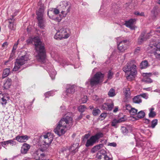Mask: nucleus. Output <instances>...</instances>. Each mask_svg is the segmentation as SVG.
I'll use <instances>...</instances> for the list:
<instances>
[{"label":"nucleus","mask_w":160,"mask_h":160,"mask_svg":"<svg viewBox=\"0 0 160 160\" xmlns=\"http://www.w3.org/2000/svg\"><path fill=\"white\" fill-rule=\"evenodd\" d=\"M126 109L127 110L129 111V112H130V110L131 109V106L129 104H127L126 105Z\"/></svg>","instance_id":"obj_54"},{"label":"nucleus","mask_w":160,"mask_h":160,"mask_svg":"<svg viewBox=\"0 0 160 160\" xmlns=\"http://www.w3.org/2000/svg\"><path fill=\"white\" fill-rule=\"evenodd\" d=\"M148 63L147 60H144L140 64V68L142 69L145 68L148 66Z\"/></svg>","instance_id":"obj_26"},{"label":"nucleus","mask_w":160,"mask_h":160,"mask_svg":"<svg viewBox=\"0 0 160 160\" xmlns=\"http://www.w3.org/2000/svg\"><path fill=\"white\" fill-rule=\"evenodd\" d=\"M7 20L8 21L9 24L8 25L9 28L11 30H14L15 29L16 25L15 24V19L13 16L11 18H8Z\"/></svg>","instance_id":"obj_14"},{"label":"nucleus","mask_w":160,"mask_h":160,"mask_svg":"<svg viewBox=\"0 0 160 160\" xmlns=\"http://www.w3.org/2000/svg\"><path fill=\"white\" fill-rule=\"evenodd\" d=\"M153 50L152 53L155 56L156 58L160 60V44L158 43Z\"/></svg>","instance_id":"obj_13"},{"label":"nucleus","mask_w":160,"mask_h":160,"mask_svg":"<svg viewBox=\"0 0 160 160\" xmlns=\"http://www.w3.org/2000/svg\"><path fill=\"white\" fill-rule=\"evenodd\" d=\"M135 21V19H130L128 21H126L125 25L127 27L130 28L131 29H133L134 28L133 25Z\"/></svg>","instance_id":"obj_16"},{"label":"nucleus","mask_w":160,"mask_h":160,"mask_svg":"<svg viewBox=\"0 0 160 160\" xmlns=\"http://www.w3.org/2000/svg\"><path fill=\"white\" fill-rule=\"evenodd\" d=\"M121 131L122 132L124 135H126L128 132V129L125 127H122Z\"/></svg>","instance_id":"obj_41"},{"label":"nucleus","mask_w":160,"mask_h":160,"mask_svg":"<svg viewBox=\"0 0 160 160\" xmlns=\"http://www.w3.org/2000/svg\"><path fill=\"white\" fill-rule=\"evenodd\" d=\"M145 115V113L142 111H141L137 113V117L139 118H143Z\"/></svg>","instance_id":"obj_34"},{"label":"nucleus","mask_w":160,"mask_h":160,"mask_svg":"<svg viewBox=\"0 0 160 160\" xmlns=\"http://www.w3.org/2000/svg\"><path fill=\"white\" fill-rule=\"evenodd\" d=\"M123 90L125 97H129L131 94L129 88H123Z\"/></svg>","instance_id":"obj_29"},{"label":"nucleus","mask_w":160,"mask_h":160,"mask_svg":"<svg viewBox=\"0 0 160 160\" xmlns=\"http://www.w3.org/2000/svg\"><path fill=\"white\" fill-rule=\"evenodd\" d=\"M47 14L49 17V18L52 19L55 21H57L58 22H60L62 18L61 17H57L55 18H53V15L52 14L49 15V11H48Z\"/></svg>","instance_id":"obj_27"},{"label":"nucleus","mask_w":160,"mask_h":160,"mask_svg":"<svg viewBox=\"0 0 160 160\" xmlns=\"http://www.w3.org/2000/svg\"><path fill=\"white\" fill-rule=\"evenodd\" d=\"M67 31L66 29L62 28L58 32H57L56 34L54 36V38L57 39L59 37H57V35L61 36V37H63L65 38H68L69 36V35L68 34H67Z\"/></svg>","instance_id":"obj_10"},{"label":"nucleus","mask_w":160,"mask_h":160,"mask_svg":"<svg viewBox=\"0 0 160 160\" xmlns=\"http://www.w3.org/2000/svg\"><path fill=\"white\" fill-rule=\"evenodd\" d=\"M10 73V68H8L5 69L3 72L2 74V78L6 77Z\"/></svg>","instance_id":"obj_31"},{"label":"nucleus","mask_w":160,"mask_h":160,"mask_svg":"<svg viewBox=\"0 0 160 160\" xmlns=\"http://www.w3.org/2000/svg\"><path fill=\"white\" fill-rule=\"evenodd\" d=\"M117 120H118V122L119 123L125 121V119L123 117Z\"/></svg>","instance_id":"obj_49"},{"label":"nucleus","mask_w":160,"mask_h":160,"mask_svg":"<svg viewBox=\"0 0 160 160\" xmlns=\"http://www.w3.org/2000/svg\"><path fill=\"white\" fill-rule=\"evenodd\" d=\"M104 75L101 72H98L89 80L90 84L92 87L98 85L103 81Z\"/></svg>","instance_id":"obj_6"},{"label":"nucleus","mask_w":160,"mask_h":160,"mask_svg":"<svg viewBox=\"0 0 160 160\" xmlns=\"http://www.w3.org/2000/svg\"><path fill=\"white\" fill-rule=\"evenodd\" d=\"M83 115V114L82 113H81L80 116L76 119V120L78 121L79 120L82 118Z\"/></svg>","instance_id":"obj_52"},{"label":"nucleus","mask_w":160,"mask_h":160,"mask_svg":"<svg viewBox=\"0 0 160 160\" xmlns=\"http://www.w3.org/2000/svg\"><path fill=\"white\" fill-rule=\"evenodd\" d=\"M106 113H102L100 115V117L102 118H105L106 117Z\"/></svg>","instance_id":"obj_51"},{"label":"nucleus","mask_w":160,"mask_h":160,"mask_svg":"<svg viewBox=\"0 0 160 160\" xmlns=\"http://www.w3.org/2000/svg\"><path fill=\"white\" fill-rule=\"evenodd\" d=\"M78 145L77 143L75 144H73L70 148L69 149L70 151H71L73 154H74L77 152L78 151Z\"/></svg>","instance_id":"obj_20"},{"label":"nucleus","mask_w":160,"mask_h":160,"mask_svg":"<svg viewBox=\"0 0 160 160\" xmlns=\"http://www.w3.org/2000/svg\"><path fill=\"white\" fill-rule=\"evenodd\" d=\"M6 142L8 144L10 143L12 145H13L15 144V142L12 140H9L7 141Z\"/></svg>","instance_id":"obj_50"},{"label":"nucleus","mask_w":160,"mask_h":160,"mask_svg":"<svg viewBox=\"0 0 160 160\" xmlns=\"http://www.w3.org/2000/svg\"><path fill=\"white\" fill-rule=\"evenodd\" d=\"M107 110L110 111L112 110L113 108L114 104L113 103H110L107 102Z\"/></svg>","instance_id":"obj_38"},{"label":"nucleus","mask_w":160,"mask_h":160,"mask_svg":"<svg viewBox=\"0 0 160 160\" xmlns=\"http://www.w3.org/2000/svg\"><path fill=\"white\" fill-rule=\"evenodd\" d=\"M89 108H90V109H92L94 108L93 107V106H90L89 107Z\"/></svg>","instance_id":"obj_63"},{"label":"nucleus","mask_w":160,"mask_h":160,"mask_svg":"<svg viewBox=\"0 0 160 160\" xmlns=\"http://www.w3.org/2000/svg\"><path fill=\"white\" fill-rule=\"evenodd\" d=\"M29 60L28 55L26 54L24 55L18 57L15 62V66L13 69V71H17L21 67L25 64Z\"/></svg>","instance_id":"obj_5"},{"label":"nucleus","mask_w":160,"mask_h":160,"mask_svg":"<svg viewBox=\"0 0 160 160\" xmlns=\"http://www.w3.org/2000/svg\"><path fill=\"white\" fill-rule=\"evenodd\" d=\"M128 41L124 40L121 41L118 45V49L121 52H124L127 48Z\"/></svg>","instance_id":"obj_11"},{"label":"nucleus","mask_w":160,"mask_h":160,"mask_svg":"<svg viewBox=\"0 0 160 160\" xmlns=\"http://www.w3.org/2000/svg\"><path fill=\"white\" fill-rule=\"evenodd\" d=\"M42 0H40L38 3V10L36 12L37 18L38 21V26L41 28L43 29L44 27L43 15L45 8L44 5L42 3Z\"/></svg>","instance_id":"obj_4"},{"label":"nucleus","mask_w":160,"mask_h":160,"mask_svg":"<svg viewBox=\"0 0 160 160\" xmlns=\"http://www.w3.org/2000/svg\"><path fill=\"white\" fill-rule=\"evenodd\" d=\"M119 123L118 122V120L116 119H114L112 122L111 125L112 126L116 128H117L116 125L117 123Z\"/></svg>","instance_id":"obj_43"},{"label":"nucleus","mask_w":160,"mask_h":160,"mask_svg":"<svg viewBox=\"0 0 160 160\" xmlns=\"http://www.w3.org/2000/svg\"><path fill=\"white\" fill-rule=\"evenodd\" d=\"M118 107H116L114 109L113 112H116L118 110Z\"/></svg>","instance_id":"obj_61"},{"label":"nucleus","mask_w":160,"mask_h":160,"mask_svg":"<svg viewBox=\"0 0 160 160\" xmlns=\"http://www.w3.org/2000/svg\"><path fill=\"white\" fill-rule=\"evenodd\" d=\"M141 50L140 48L139 47H138L135 50L134 54H138L140 52Z\"/></svg>","instance_id":"obj_46"},{"label":"nucleus","mask_w":160,"mask_h":160,"mask_svg":"<svg viewBox=\"0 0 160 160\" xmlns=\"http://www.w3.org/2000/svg\"><path fill=\"white\" fill-rule=\"evenodd\" d=\"M145 122L147 124H148L150 122V120L148 119H145Z\"/></svg>","instance_id":"obj_58"},{"label":"nucleus","mask_w":160,"mask_h":160,"mask_svg":"<svg viewBox=\"0 0 160 160\" xmlns=\"http://www.w3.org/2000/svg\"><path fill=\"white\" fill-rule=\"evenodd\" d=\"M1 143L2 146H3V145H5L7 144H8L6 141L1 142Z\"/></svg>","instance_id":"obj_57"},{"label":"nucleus","mask_w":160,"mask_h":160,"mask_svg":"<svg viewBox=\"0 0 160 160\" xmlns=\"http://www.w3.org/2000/svg\"><path fill=\"white\" fill-rule=\"evenodd\" d=\"M8 45V42H5L2 44V46L3 48H6L7 47Z\"/></svg>","instance_id":"obj_53"},{"label":"nucleus","mask_w":160,"mask_h":160,"mask_svg":"<svg viewBox=\"0 0 160 160\" xmlns=\"http://www.w3.org/2000/svg\"><path fill=\"white\" fill-rule=\"evenodd\" d=\"M34 42L35 49L38 52L37 56L38 62L44 63L46 62V52L43 44L38 37L34 38L32 40Z\"/></svg>","instance_id":"obj_2"},{"label":"nucleus","mask_w":160,"mask_h":160,"mask_svg":"<svg viewBox=\"0 0 160 160\" xmlns=\"http://www.w3.org/2000/svg\"><path fill=\"white\" fill-rule=\"evenodd\" d=\"M134 14L137 16H144V14L143 12H141L140 13L138 11H135L134 12Z\"/></svg>","instance_id":"obj_44"},{"label":"nucleus","mask_w":160,"mask_h":160,"mask_svg":"<svg viewBox=\"0 0 160 160\" xmlns=\"http://www.w3.org/2000/svg\"><path fill=\"white\" fill-rule=\"evenodd\" d=\"M73 122V120L71 116H69L68 114L65 117L61 119L58 122L57 127L54 130L55 133L58 136H60L65 132V129L71 127Z\"/></svg>","instance_id":"obj_1"},{"label":"nucleus","mask_w":160,"mask_h":160,"mask_svg":"<svg viewBox=\"0 0 160 160\" xmlns=\"http://www.w3.org/2000/svg\"><path fill=\"white\" fill-rule=\"evenodd\" d=\"M40 140L43 145H49L52 142L53 138L52 135L49 132L42 135L40 137Z\"/></svg>","instance_id":"obj_9"},{"label":"nucleus","mask_w":160,"mask_h":160,"mask_svg":"<svg viewBox=\"0 0 160 160\" xmlns=\"http://www.w3.org/2000/svg\"><path fill=\"white\" fill-rule=\"evenodd\" d=\"M133 102L136 103H140L142 102L141 98L139 95L134 97L133 98Z\"/></svg>","instance_id":"obj_24"},{"label":"nucleus","mask_w":160,"mask_h":160,"mask_svg":"<svg viewBox=\"0 0 160 160\" xmlns=\"http://www.w3.org/2000/svg\"><path fill=\"white\" fill-rule=\"evenodd\" d=\"M15 138L16 140L19 142H24L27 140L28 138V136L27 135L21 136H18L16 137Z\"/></svg>","instance_id":"obj_19"},{"label":"nucleus","mask_w":160,"mask_h":160,"mask_svg":"<svg viewBox=\"0 0 160 160\" xmlns=\"http://www.w3.org/2000/svg\"><path fill=\"white\" fill-rule=\"evenodd\" d=\"M110 145L111 146L113 147H116V144L114 142H112L110 143Z\"/></svg>","instance_id":"obj_56"},{"label":"nucleus","mask_w":160,"mask_h":160,"mask_svg":"<svg viewBox=\"0 0 160 160\" xmlns=\"http://www.w3.org/2000/svg\"><path fill=\"white\" fill-rule=\"evenodd\" d=\"M33 158L36 160H45V155L44 153H41L38 151H36L32 155Z\"/></svg>","instance_id":"obj_12"},{"label":"nucleus","mask_w":160,"mask_h":160,"mask_svg":"<svg viewBox=\"0 0 160 160\" xmlns=\"http://www.w3.org/2000/svg\"><path fill=\"white\" fill-rule=\"evenodd\" d=\"M89 135L88 134H86L84 135V137L85 138H86V139H87L88 138V137H89Z\"/></svg>","instance_id":"obj_60"},{"label":"nucleus","mask_w":160,"mask_h":160,"mask_svg":"<svg viewBox=\"0 0 160 160\" xmlns=\"http://www.w3.org/2000/svg\"><path fill=\"white\" fill-rule=\"evenodd\" d=\"M18 41L17 43H15L14 45L13 46L12 51V53L11 55L10 58H11V56H13V55L14 54V53L15 52V51L17 48V46L18 44Z\"/></svg>","instance_id":"obj_39"},{"label":"nucleus","mask_w":160,"mask_h":160,"mask_svg":"<svg viewBox=\"0 0 160 160\" xmlns=\"http://www.w3.org/2000/svg\"><path fill=\"white\" fill-rule=\"evenodd\" d=\"M75 92V89L73 86H71L67 88L66 91L67 95H69V94H72Z\"/></svg>","instance_id":"obj_22"},{"label":"nucleus","mask_w":160,"mask_h":160,"mask_svg":"<svg viewBox=\"0 0 160 160\" xmlns=\"http://www.w3.org/2000/svg\"><path fill=\"white\" fill-rule=\"evenodd\" d=\"M134 63V60H132L128 62L122 69L126 73L127 79L129 81L133 80L137 73V66Z\"/></svg>","instance_id":"obj_3"},{"label":"nucleus","mask_w":160,"mask_h":160,"mask_svg":"<svg viewBox=\"0 0 160 160\" xmlns=\"http://www.w3.org/2000/svg\"><path fill=\"white\" fill-rule=\"evenodd\" d=\"M158 123V120L157 119H155L153 120L151 122V127L152 128H155V126L157 125Z\"/></svg>","instance_id":"obj_40"},{"label":"nucleus","mask_w":160,"mask_h":160,"mask_svg":"<svg viewBox=\"0 0 160 160\" xmlns=\"http://www.w3.org/2000/svg\"><path fill=\"white\" fill-rule=\"evenodd\" d=\"M158 3L159 5H160V0H158Z\"/></svg>","instance_id":"obj_64"},{"label":"nucleus","mask_w":160,"mask_h":160,"mask_svg":"<svg viewBox=\"0 0 160 160\" xmlns=\"http://www.w3.org/2000/svg\"><path fill=\"white\" fill-rule=\"evenodd\" d=\"M87 97L86 96H84L81 99L82 103H85L87 100Z\"/></svg>","instance_id":"obj_48"},{"label":"nucleus","mask_w":160,"mask_h":160,"mask_svg":"<svg viewBox=\"0 0 160 160\" xmlns=\"http://www.w3.org/2000/svg\"><path fill=\"white\" fill-rule=\"evenodd\" d=\"M145 34V32H143L141 33V35L138 38V42L139 44H141L143 42L146 41L147 39V38L144 37Z\"/></svg>","instance_id":"obj_17"},{"label":"nucleus","mask_w":160,"mask_h":160,"mask_svg":"<svg viewBox=\"0 0 160 160\" xmlns=\"http://www.w3.org/2000/svg\"><path fill=\"white\" fill-rule=\"evenodd\" d=\"M150 33H146L145 32V34L144 36V37H146L147 38V39H148L150 36Z\"/></svg>","instance_id":"obj_55"},{"label":"nucleus","mask_w":160,"mask_h":160,"mask_svg":"<svg viewBox=\"0 0 160 160\" xmlns=\"http://www.w3.org/2000/svg\"><path fill=\"white\" fill-rule=\"evenodd\" d=\"M41 34H42V35L44 36H45V31H42L41 32Z\"/></svg>","instance_id":"obj_59"},{"label":"nucleus","mask_w":160,"mask_h":160,"mask_svg":"<svg viewBox=\"0 0 160 160\" xmlns=\"http://www.w3.org/2000/svg\"><path fill=\"white\" fill-rule=\"evenodd\" d=\"M103 146V144H100L96 145L92 149L91 152L93 153H95V152L102 148Z\"/></svg>","instance_id":"obj_21"},{"label":"nucleus","mask_w":160,"mask_h":160,"mask_svg":"<svg viewBox=\"0 0 160 160\" xmlns=\"http://www.w3.org/2000/svg\"><path fill=\"white\" fill-rule=\"evenodd\" d=\"M103 134L102 133L99 132L94 135L90 137L88 139L85 144V146L87 147H91L94 144L98 142L99 139L103 137Z\"/></svg>","instance_id":"obj_7"},{"label":"nucleus","mask_w":160,"mask_h":160,"mask_svg":"<svg viewBox=\"0 0 160 160\" xmlns=\"http://www.w3.org/2000/svg\"><path fill=\"white\" fill-rule=\"evenodd\" d=\"M144 74V76L147 77V78H146V79L145 80V82L148 83H151L152 82V80L150 78L148 77L152 75V73H146Z\"/></svg>","instance_id":"obj_23"},{"label":"nucleus","mask_w":160,"mask_h":160,"mask_svg":"<svg viewBox=\"0 0 160 160\" xmlns=\"http://www.w3.org/2000/svg\"><path fill=\"white\" fill-rule=\"evenodd\" d=\"M60 9L58 8H52L51 10H49L48 11H49V15L51 14H52V13H54L55 14L57 15L60 12Z\"/></svg>","instance_id":"obj_25"},{"label":"nucleus","mask_w":160,"mask_h":160,"mask_svg":"<svg viewBox=\"0 0 160 160\" xmlns=\"http://www.w3.org/2000/svg\"><path fill=\"white\" fill-rule=\"evenodd\" d=\"M139 96H140L141 98V97L145 99H147L148 98V96L147 94L146 93L140 94V95H139Z\"/></svg>","instance_id":"obj_45"},{"label":"nucleus","mask_w":160,"mask_h":160,"mask_svg":"<svg viewBox=\"0 0 160 160\" xmlns=\"http://www.w3.org/2000/svg\"><path fill=\"white\" fill-rule=\"evenodd\" d=\"M107 102L103 104L102 106V109L107 110Z\"/></svg>","instance_id":"obj_47"},{"label":"nucleus","mask_w":160,"mask_h":160,"mask_svg":"<svg viewBox=\"0 0 160 160\" xmlns=\"http://www.w3.org/2000/svg\"><path fill=\"white\" fill-rule=\"evenodd\" d=\"M96 157L98 159V160H112L107 154L104 153H101L100 152L97 153Z\"/></svg>","instance_id":"obj_15"},{"label":"nucleus","mask_w":160,"mask_h":160,"mask_svg":"<svg viewBox=\"0 0 160 160\" xmlns=\"http://www.w3.org/2000/svg\"><path fill=\"white\" fill-rule=\"evenodd\" d=\"M90 117V116L89 115H87L86 116V118H87L88 119H89V118Z\"/></svg>","instance_id":"obj_62"},{"label":"nucleus","mask_w":160,"mask_h":160,"mask_svg":"<svg viewBox=\"0 0 160 160\" xmlns=\"http://www.w3.org/2000/svg\"><path fill=\"white\" fill-rule=\"evenodd\" d=\"M1 99L2 102L1 103L3 107H5V105L7 103V100L6 99V97L3 96V94L0 95V100Z\"/></svg>","instance_id":"obj_28"},{"label":"nucleus","mask_w":160,"mask_h":160,"mask_svg":"<svg viewBox=\"0 0 160 160\" xmlns=\"http://www.w3.org/2000/svg\"><path fill=\"white\" fill-rule=\"evenodd\" d=\"M86 109V107L84 105H80L78 108V110L79 111L82 113Z\"/></svg>","instance_id":"obj_35"},{"label":"nucleus","mask_w":160,"mask_h":160,"mask_svg":"<svg viewBox=\"0 0 160 160\" xmlns=\"http://www.w3.org/2000/svg\"><path fill=\"white\" fill-rule=\"evenodd\" d=\"M30 148V146L29 144L26 143H24L21 148V153L23 154L26 153Z\"/></svg>","instance_id":"obj_18"},{"label":"nucleus","mask_w":160,"mask_h":160,"mask_svg":"<svg viewBox=\"0 0 160 160\" xmlns=\"http://www.w3.org/2000/svg\"><path fill=\"white\" fill-rule=\"evenodd\" d=\"M68 2L63 1L61 2L60 5L57 7L61 11L63 17H66L67 14L70 12L71 7L70 6H68Z\"/></svg>","instance_id":"obj_8"},{"label":"nucleus","mask_w":160,"mask_h":160,"mask_svg":"<svg viewBox=\"0 0 160 160\" xmlns=\"http://www.w3.org/2000/svg\"><path fill=\"white\" fill-rule=\"evenodd\" d=\"M154 109V108H151L150 109V112L148 115L149 118H154L156 116V112H155L153 111Z\"/></svg>","instance_id":"obj_32"},{"label":"nucleus","mask_w":160,"mask_h":160,"mask_svg":"<svg viewBox=\"0 0 160 160\" xmlns=\"http://www.w3.org/2000/svg\"><path fill=\"white\" fill-rule=\"evenodd\" d=\"M11 80H8L6 81L3 85V87L5 89H7L9 88L11 85Z\"/></svg>","instance_id":"obj_30"},{"label":"nucleus","mask_w":160,"mask_h":160,"mask_svg":"<svg viewBox=\"0 0 160 160\" xmlns=\"http://www.w3.org/2000/svg\"><path fill=\"white\" fill-rule=\"evenodd\" d=\"M101 112L99 109H93L92 111V113L93 116H96L98 115Z\"/></svg>","instance_id":"obj_37"},{"label":"nucleus","mask_w":160,"mask_h":160,"mask_svg":"<svg viewBox=\"0 0 160 160\" xmlns=\"http://www.w3.org/2000/svg\"><path fill=\"white\" fill-rule=\"evenodd\" d=\"M138 110L134 108H131L129 112L131 115H135L137 114Z\"/></svg>","instance_id":"obj_36"},{"label":"nucleus","mask_w":160,"mask_h":160,"mask_svg":"<svg viewBox=\"0 0 160 160\" xmlns=\"http://www.w3.org/2000/svg\"><path fill=\"white\" fill-rule=\"evenodd\" d=\"M108 95L110 97H113L116 95L115 91L113 88H111L110 89L108 93Z\"/></svg>","instance_id":"obj_33"},{"label":"nucleus","mask_w":160,"mask_h":160,"mask_svg":"<svg viewBox=\"0 0 160 160\" xmlns=\"http://www.w3.org/2000/svg\"><path fill=\"white\" fill-rule=\"evenodd\" d=\"M113 73L112 72L111 70H109L108 73V79H111L112 78Z\"/></svg>","instance_id":"obj_42"}]
</instances>
